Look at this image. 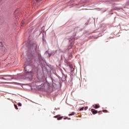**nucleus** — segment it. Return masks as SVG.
<instances>
[{"label": "nucleus", "mask_w": 129, "mask_h": 129, "mask_svg": "<svg viewBox=\"0 0 129 129\" xmlns=\"http://www.w3.org/2000/svg\"><path fill=\"white\" fill-rule=\"evenodd\" d=\"M4 80H12L13 77L11 75H6L2 78Z\"/></svg>", "instance_id": "f257e3e1"}, {"label": "nucleus", "mask_w": 129, "mask_h": 129, "mask_svg": "<svg viewBox=\"0 0 129 129\" xmlns=\"http://www.w3.org/2000/svg\"><path fill=\"white\" fill-rule=\"evenodd\" d=\"M27 62H28V63H32V53L29 54V56L28 55V58L27 59Z\"/></svg>", "instance_id": "f03ea898"}, {"label": "nucleus", "mask_w": 129, "mask_h": 129, "mask_svg": "<svg viewBox=\"0 0 129 129\" xmlns=\"http://www.w3.org/2000/svg\"><path fill=\"white\" fill-rule=\"evenodd\" d=\"M60 115H57L56 116H54V118H57V120H60V119H62L63 118V116L59 117Z\"/></svg>", "instance_id": "7ed1b4c3"}, {"label": "nucleus", "mask_w": 129, "mask_h": 129, "mask_svg": "<svg viewBox=\"0 0 129 129\" xmlns=\"http://www.w3.org/2000/svg\"><path fill=\"white\" fill-rule=\"evenodd\" d=\"M91 112H92L93 114H96L97 113L98 111L97 110L94 109H92L91 110Z\"/></svg>", "instance_id": "20e7f679"}, {"label": "nucleus", "mask_w": 129, "mask_h": 129, "mask_svg": "<svg viewBox=\"0 0 129 129\" xmlns=\"http://www.w3.org/2000/svg\"><path fill=\"white\" fill-rule=\"evenodd\" d=\"M1 47H2V49H1L2 52H6V47H5V46H4L3 45L1 46Z\"/></svg>", "instance_id": "39448f33"}, {"label": "nucleus", "mask_w": 129, "mask_h": 129, "mask_svg": "<svg viewBox=\"0 0 129 129\" xmlns=\"http://www.w3.org/2000/svg\"><path fill=\"white\" fill-rule=\"evenodd\" d=\"M93 107H94V108L97 109V108H99V107H100V106L97 104H96L95 105H93Z\"/></svg>", "instance_id": "423d86ee"}, {"label": "nucleus", "mask_w": 129, "mask_h": 129, "mask_svg": "<svg viewBox=\"0 0 129 129\" xmlns=\"http://www.w3.org/2000/svg\"><path fill=\"white\" fill-rule=\"evenodd\" d=\"M74 114H75V112H73L71 114H69V116H71L72 115H74Z\"/></svg>", "instance_id": "0eeeda50"}, {"label": "nucleus", "mask_w": 129, "mask_h": 129, "mask_svg": "<svg viewBox=\"0 0 129 129\" xmlns=\"http://www.w3.org/2000/svg\"><path fill=\"white\" fill-rule=\"evenodd\" d=\"M68 65L70 67V68H72V64H70V63H68Z\"/></svg>", "instance_id": "6e6552de"}, {"label": "nucleus", "mask_w": 129, "mask_h": 129, "mask_svg": "<svg viewBox=\"0 0 129 129\" xmlns=\"http://www.w3.org/2000/svg\"><path fill=\"white\" fill-rule=\"evenodd\" d=\"M73 46V45H72V44H71L69 46L68 49H71V48H72Z\"/></svg>", "instance_id": "1a4fd4ad"}, {"label": "nucleus", "mask_w": 129, "mask_h": 129, "mask_svg": "<svg viewBox=\"0 0 129 129\" xmlns=\"http://www.w3.org/2000/svg\"><path fill=\"white\" fill-rule=\"evenodd\" d=\"M14 106H15V108H16V109H18V106L17 105L14 104Z\"/></svg>", "instance_id": "9d476101"}, {"label": "nucleus", "mask_w": 129, "mask_h": 129, "mask_svg": "<svg viewBox=\"0 0 129 129\" xmlns=\"http://www.w3.org/2000/svg\"><path fill=\"white\" fill-rule=\"evenodd\" d=\"M103 112L107 113L108 112V111H107V110H103Z\"/></svg>", "instance_id": "9b49d317"}, {"label": "nucleus", "mask_w": 129, "mask_h": 129, "mask_svg": "<svg viewBox=\"0 0 129 129\" xmlns=\"http://www.w3.org/2000/svg\"><path fill=\"white\" fill-rule=\"evenodd\" d=\"M18 106H22V104L21 103H18Z\"/></svg>", "instance_id": "f8f14e48"}, {"label": "nucleus", "mask_w": 129, "mask_h": 129, "mask_svg": "<svg viewBox=\"0 0 129 129\" xmlns=\"http://www.w3.org/2000/svg\"><path fill=\"white\" fill-rule=\"evenodd\" d=\"M3 46V42L2 41H0V47Z\"/></svg>", "instance_id": "ddd939ff"}, {"label": "nucleus", "mask_w": 129, "mask_h": 129, "mask_svg": "<svg viewBox=\"0 0 129 129\" xmlns=\"http://www.w3.org/2000/svg\"><path fill=\"white\" fill-rule=\"evenodd\" d=\"M34 45V46H35V48H34V49H37V44H33Z\"/></svg>", "instance_id": "4468645a"}, {"label": "nucleus", "mask_w": 129, "mask_h": 129, "mask_svg": "<svg viewBox=\"0 0 129 129\" xmlns=\"http://www.w3.org/2000/svg\"><path fill=\"white\" fill-rule=\"evenodd\" d=\"M83 109H84V107H82V108H80V111H82V110H83Z\"/></svg>", "instance_id": "2eb2a0df"}, {"label": "nucleus", "mask_w": 129, "mask_h": 129, "mask_svg": "<svg viewBox=\"0 0 129 129\" xmlns=\"http://www.w3.org/2000/svg\"><path fill=\"white\" fill-rule=\"evenodd\" d=\"M28 67H27V66L25 67V69H24L25 70L26 69H27L28 68ZM25 71H27V70H25Z\"/></svg>", "instance_id": "dca6fc26"}, {"label": "nucleus", "mask_w": 129, "mask_h": 129, "mask_svg": "<svg viewBox=\"0 0 129 129\" xmlns=\"http://www.w3.org/2000/svg\"><path fill=\"white\" fill-rule=\"evenodd\" d=\"M95 10H97L98 11H100V9H99V8H98V9H95Z\"/></svg>", "instance_id": "f3484780"}, {"label": "nucleus", "mask_w": 129, "mask_h": 129, "mask_svg": "<svg viewBox=\"0 0 129 129\" xmlns=\"http://www.w3.org/2000/svg\"><path fill=\"white\" fill-rule=\"evenodd\" d=\"M39 58L41 56V53L38 54Z\"/></svg>", "instance_id": "a211bd4d"}, {"label": "nucleus", "mask_w": 129, "mask_h": 129, "mask_svg": "<svg viewBox=\"0 0 129 129\" xmlns=\"http://www.w3.org/2000/svg\"><path fill=\"white\" fill-rule=\"evenodd\" d=\"M63 119H68V117H64V118H63Z\"/></svg>", "instance_id": "6ab92c4d"}, {"label": "nucleus", "mask_w": 129, "mask_h": 129, "mask_svg": "<svg viewBox=\"0 0 129 129\" xmlns=\"http://www.w3.org/2000/svg\"><path fill=\"white\" fill-rule=\"evenodd\" d=\"M3 2V0H0V4Z\"/></svg>", "instance_id": "aec40b11"}, {"label": "nucleus", "mask_w": 129, "mask_h": 129, "mask_svg": "<svg viewBox=\"0 0 129 129\" xmlns=\"http://www.w3.org/2000/svg\"><path fill=\"white\" fill-rule=\"evenodd\" d=\"M68 119L70 120V119H71V118H68Z\"/></svg>", "instance_id": "412c9836"}, {"label": "nucleus", "mask_w": 129, "mask_h": 129, "mask_svg": "<svg viewBox=\"0 0 129 129\" xmlns=\"http://www.w3.org/2000/svg\"><path fill=\"white\" fill-rule=\"evenodd\" d=\"M76 36V34H75L74 37H75Z\"/></svg>", "instance_id": "4be33fe9"}, {"label": "nucleus", "mask_w": 129, "mask_h": 129, "mask_svg": "<svg viewBox=\"0 0 129 129\" xmlns=\"http://www.w3.org/2000/svg\"><path fill=\"white\" fill-rule=\"evenodd\" d=\"M100 112H101V113H102V112L101 111H100Z\"/></svg>", "instance_id": "5701e85b"}]
</instances>
